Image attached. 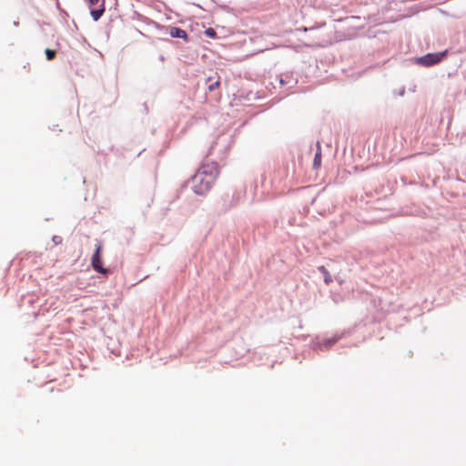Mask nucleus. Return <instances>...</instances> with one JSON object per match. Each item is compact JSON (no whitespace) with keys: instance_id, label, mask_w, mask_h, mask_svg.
Returning a JSON list of instances; mask_svg holds the SVG:
<instances>
[{"instance_id":"f257e3e1","label":"nucleus","mask_w":466,"mask_h":466,"mask_svg":"<svg viewBox=\"0 0 466 466\" xmlns=\"http://www.w3.org/2000/svg\"><path fill=\"white\" fill-rule=\"evenodd\" d=\"M218 176V167L216 162L203 163L186 187L189 186L195 194L204 196L209 191Z\"/></svg>"},{"instance_id":"f03ea898","label":"nucleus","mask_w":466,"mask_h":466,"mask_svg":"<svg viewBox=\"0 0 466 466\" xmlns=\"http://www.w3.org/2000/svg\"><path fill=\"white\" fill-rule=\"evenodd\" d=\"M446 55L447 51L439 53H429L425 56L417 57L415 62L418 65L429 67L440 63L446 56Z\"/></svg>"},{"instance_id":"7ed1b4c3","label":"nucleus","mask_w":466,"mask_h":466,"mask_svg":"<svg viewBox=\"0 0 466 466\" xmlns=\"http://www.w3.org/2000/svg\"><path fill=\"white\" fill-rule=\"evenodd\" d=\"M102 244L100 241H97L96 244V250L92 257L91 265L95 271L101 273V274H107L108 269L103 267L102 264V257H101V251H102Z\"/></svg>"},{"instance_id":"20e7f679","label":"nucleus","mask_w":466,"mask_h":466,"mask_svg":"<svg viewBox=\"0 0 466 466\" xmlns=\"http://www.w3.org/2000/svg\"><path fill=\"white\" fill-rule=\"evenodd\" d=\"M169 35L173 38H187V34L186 33V31L176 26L169 27Z\"/></svg>"},{"instance_id":"39448f33","label":"nucleus","mask_w":466,"mask_h":466,"mask_svg":"<svg viewBox=\"0 0 466 466\" xmlns=\"http://www.w3.org/2000/svg\"><path fill=\"white\" fill-rule=\"evenodd\" d=\"M318 269L322 273L325 284L329 285L333 281L329 271L324 266H319Z\"/></svg>"},{"instance_id":"423d86ee","label":"nucleus","mask_w":466,"mask_h":466,"mask_svg":"<svg viewBox=\"0 0 466 466\" xmlns=\"http://www.w3.org/2000/svg\"><path fill=\"white\" fill-rule=\"evenodd\" d=\"M105 12V6H104V2L100 5V7L97 8V9H92L90 14H91V16L92 18L95 20V21H97L101 16L102 15L104 14Z\"/></svg>"},{"instance_id":"0eeeda50","label":"nucleus","mask_w":466,"mask_h":466,"mask_svg":"<svg viewBox=\"0 0 466 466\" xmlns=\"http://www.w3.org/2000/svg\"><path fill=\"white\" fill-rule=\"evenodd\" d=\"M321 165V152H320V146L319 143H318V149L314 156L313 159V167L314 168H319Z\"/></svg>"},{"instance_id":"6e6552de","label":"nucleus","mask_w":466,"mask_h":466,"mask_svg":"<svg viewBox=\"0 0 466 466\" xmlns=\"http://www.w3.org/2000/svg\"><path fill=\"white\" fill-rule=\"evenodd\" d=\"M206 84L208 86V89L210 91V92H213L215 91L220 85V82L219 80H215L213 81L212 77H208L206 81Z\"/></svg>"},{"instance_id":"1a4fd4ad","label":"nucleus","mask_w":466,"mask_h":466,"mask_svg":"<svg viewBox=\"0 0 466 466\" xmlns=\"http://www.w3.org/2000/svg\"><path fill=\"white\" fill-rule=\"evenodd\" d=\"M45 54L46 56V59L50 61V60H53L56 57V49L46 48V51H45Z\"/></svg>"},{"instance_id":"9d476101","label":"nucleus","mask_w":466,"mask_h":466,"mask_svg":"<svg viewBox=\"0 0 466 466\" xmlns=\"http://www.w3.org/2000/svg\"><path fill=\"white\" fill-rule=\"evenodd\" d=\"M205 34L206 35L209 36V37H215L216 36V31L213 29V28H208L206 31H205Z\"/></svg>"},{"instance_id":"9b49d317","label":"nucleus","mask_w":466,"mask_h":466,"mask_svg":"<svg viewBox=\"0 0 466 466\" xmlns=\"http://www.w3.org/2000/svg\"><path fill=\"white\" fill-rule=\"evenodd\" d=\"M100 0H88V3L91 6L96 5Z\"/></svg>"},{"instance_id":"f8f14e48","label":"nucleus","mask_w":466,"mask_h":466,"mask_svg":"<svg viewBox=\"0 0 466 466\" xmlns=\"http://www.w3.org/2000/svg\"><path fill=\"white\" fill-rule=\"evenodd\" d=\"M285 83V80L283 78H280V84L283 85Z\"/></svg>"},{"instance_id":"ddd939ff","label":"nucleus","mask_w":466,"mask_h":466,"mask_svg":"<svg viewBox=\"0 0 466 466\" xmlns=\"http://www.w3.org/2000/svg\"><path fill=\"white\" fill-rule=\"evenodd\" d=\"M337 342V339H333L330 343L333 344V343H336Z\"/></svg>"},{"instance_id":"4468645a","label":"nucleus","mask_w":466,"mask_h":466,"mask_svg":"<svg viewBox=\"0 0 466 466\" xmlns=\"http://www.w3.org/2000/svg\"><path fill=\"white\" fill-rule=\"evenodd\" d=\"M360 201H364L363 197L361 196Z\"/></svg>"},{"instance_id":"2eb2a0df","label":"nucleus","mask_w":466,"mask_h":466,"mask_svg":"<svg viewBox=\"0 0 466 466\" xmlns=\"http://www.w3.org/2000/svg\"><path fill=\"white\" fill-rule=\"evenodd\" d=\"M315 200H316V199H315V198H313V199L311 200V203H310V204H314Z\"/></svg>"},{"instance_id":"dca6fc26","label":"nucleus","mask_w":466,"mask_h":466,"mask_svg":"<svg viewBox=\"0 0 466 466\" xmlns=\"http://www.w3.org/2000/svg\"><path fill=\"white\" fill-rule=\"evenodd\" d=\"M56 8H58V1H56Z\"/></svg>"},{"instance_id":"f3484780","label":"nucleus","mask_w":466,"mask_h":466,"mask_svg":"<svg viewBox=\"0 0 466 466\" xmlns=\"http://www.w3.org/2000/svg\"><path fill=\"white\" fill-rule=\"evenodd\" d=\"M18 25V22H14V25Z\"/></svg>"}]
</instances>
